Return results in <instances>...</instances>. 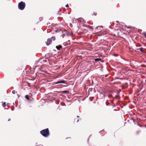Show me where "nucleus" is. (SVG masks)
<instances>
[{
	"label": "nucleus",
	"instance_id": "nucleus-1",
	"mask_svg": "<svg viewBox=\"0 0 146 146\" xmlns=\"http://www.w3.org/2000/svg\"><path fill=\"white\" fill-rule=\"evenodd\" d=\"M40 133L44 137H48L49 135V132L48 128L42 130L40 131Z\"/></svg>",
	"mask_w": 146,
	"mask_h": 146
},
{
	"label": "nucleus",
	"instance_id": "nucleus-2",
	"mask_svg": "<svg viewBox=\"0 0 146 146\" xmlns=\"http://www.w3.org/2000/svg\"><path fill=\"white\" fill-rule=\"evenodd\" d=\"M25 7V2L21 1L19 3L18 5L19 8L21 10H23Z\"/></svg>",
	"mask_w": 146,
	"mask_h": 146
},
{
	"label": "nucleus",
	"instance_id": "nucleus-3",
	"mask_svg": "<svg viewBox=\"0 0 146 146\" xmlns=\"http://www.w3.org/2000/svg\"><path fill=\"white\" fill-rule=\"evenodd\" d=\"M52 42V40H51V39L50 38H48L47 40V41L45 42L46 44L48 46Z\"/></svg>",
	"mask_w": 146,
	"mask_h": 146
},
{
	"label": "nucleus",
	"instance_id": "nucleus-4",
	"mask_svg": "<svg viewBox=\"0 0 146 146\" xmlns=\"http://www.w3.org/2000/svg\"><path fill=\"white\" fill-rule=\"evenodd\" d=\"M66 81L64 80H60L56 82V84H58L60 83H65Z\"/></svg>",
	"mask_w": 146,
	"mask_h": 146
},
{
	"label": "nucleus",
	"instance_id": "nucleus-5",
	"mask_svg": "<svg viewBox=\"0 0 146 146\" xmlns=\"http://www.w3.org/2000/svg\"><path fill=\"white\" fill-rule=\"evenodd\" d=\"M62 46L60 45H58V46H56V48L58 50H59L60 48H62Z\"/></svg>",
	"mask_w": 146,
	"mask_h": 146
},
{
	"label": "nucleus",
	"instance_id": "nucleus-6",
	"mask_svg": "<svg viewBox=\"0 0 146 146\" xmlns=\"http://www.w3.org/2000/svg\"><path fill=\"white\" fill-rule=\"evenodd\" d=\"M94 60L96 62H98L101 60V59L100 58H96L94 59Z\"/></svg>",
	"mask_w": 146,
	"mask_h": 146
},
{
	"label": "nucleus",
	"instance_id": "nucleus-7",
	"mask_svg": "<svg viewBox=\"0 0 146 146\" xmlns=\"http://www.w3.org/2000/svg\"><path fill=\"white\" fill-rule=\"evenodd\" d=\"M97 15V13L96 11H94L92 14V15L96 16Z\"/></svg>",
	"mask_w": 146,
	"mask_h": 146
},
{
	"label": "nucleus",
	"instance_id": "nucleus-8",
	"mask_svg": "<svg viewBox=\"0 0 146 146\" xmlns=\"http://www.w3.org/2000/svg\"><path fill=\"white\" fill-rule=\"evenodd\" d=\"M137 50H139L142 52H144V49L143 48H141L139 49H138Z\"/></svg>",
	"mask_w": 146,
	"mask_h": 146
},
{
	"label": "nucleus",
	"instance_id": "nucleus-9",
	"mask_svg": "<svg viewBox=\"0 0 146 146\" xmlns=\"http://www.w3.org/2000/svg\"><path fill=\"white\" fill-rule=\"evenodd\" d=\"M50 39H51V40L54 41L55 40V37L54 36H52Z\"/></svg>",
	"mask_w": 146,
	"mask_h": 146
},
{
	"label": "nucleus",
	"instance_id": "nucleus-10",
	"mask_svg": "<svg viewBox=\"0 0 146 146\" xmlns=\"http://www.w3.org/2000/svg\"><path fill=\"white\" fill-rule=\"evenodd\" d=\"M25 98L27 99L28 100H29V98L28 96V95H26L25 96Z\"/></svg>",
	"mask_w": 146,
	"mask_h": 146
},
{
	"label": "nucleus",
	"instance_id": "nucleus-11",
	"mask_svg": "<svg viewBox=\"0 0 146 146\" xmlns=\"http://www.w3.org/2000/svg\"><path fill=\"white\" fill-rule=\"evenodd\" d=\"M62 93H69V92L67 91H64L62 92Z\"/></svg>",
	"mask_w": 146,
	"mask_h": 146
},
{
	"label": "nucleus",
	"instance_id": "nucleus-12",
	"mask_svg": "<svg viewBox=\"0 0 146 146\" xmlns=\"http://www.w3.org/2000/svg\"><path fill=\"white\" fill-rule=\"evenodd\" d=\"M3 106V107H5L6 106V103L5 102H4L3 104H2Z\"/></svg>",
	"mask_w": 146,
	"mask_h": 146
},
{
	"label": "nucleus",
	"instance_id": "nucleus-13",
	"mask_svg": "<svg viewBox=\"0 0 146 146\" xmlns=\"http://www.w3.org/2000/svg\"><path fill=\"white\" fill-rule=\"evenodd\" d=\"M12 92L13 94H15L16 93H17V92H16L15 90H13Z\"/></svg>",
	"mask_w": 146,
	"mask_h": 146
},
{
	"label": "nucleus",
	"instance_id": "nucleus-14",
	"mask_svg": "<svg viewBox=\"0 0 146 146\" xmlns=\"http://www.w3.org/2000/svg\"><path fill=\"white\" fill-rule=\"evenodd\" d=\"M100 27L102 28L103 27V26H98V27H96V28L97 29H98L99 28H100Z\"/></svg>",
	"mask_w": 146,
	"mask_h": 146
},
{
	"label": "nucleus",
	"instance_id": "nucleus-15",
	"mask_svg": "<svg viewBox=\"0 0 146 146\" xmlns=\"http://www.w3.org/2000/svg\"><path fill=\"white\" fill-rule=\"evenodd\" d=\"M108 97H112V95L111 94H110L108 95Z\"/></svg>",
	"mask_w": 146,
	"mask_h": 146
},
{
	"label": "nucleus",
	"instance_id": "nucleus-16",
	"mask_svg": "<svg viewBox=\"0 0 146 146\" xmlns=\"http://www.w3.org/2000/svg\"><path fill=\"white\" fill-rule=\"evenodd\" d=\"M143 35L146 38V32L144 33Z\"/></svg>",
	"mask_w": 146,
	"mask_h": 146
},
{
	"label": "nucleus",
	"instance_id": "nucleus-17",
	"mask_svg": "<svg viewBox=\"0 0 146 146\" xmlns=\"http://www.w3.org/2000/svg\"><path fill=\"white\" fill-rule=\"evenodd\" d=\"M119 97L117 96H115L114 98H119Z\"/></svg>",
	"mask_w": 146,
	"mask_h": 146
},
{
	"label": "nucleus",
	"instance_id": "nucleus-18",
	"mask_svg": "<svg viewBox=\"0 0 146 146\" xmlns=\"http://www.w3.org/2000/svg\"><path fill=\"white\" fill-rule=\"evenodd\" d=\"M115 79H123V78H119L117 77H115Z\"/></svg>",
	"mask_w": 146,
	"mask_h": 146
},
{
	"label": "nucleus",
	"instance_id": "nucleus-19",
	"mask_svg": "<svg viewBox=\"0 0 146 146\" xmlns=\"http://www.w3.org/2000/svg\"><path fill=\"white\" fill-rule=\"evenodd\" d=\"M89 27L90 29H93L92 27L91 26H89Z\"/></svg>",
	"mask_w": 146,
	"mask_h": 146
},
{
	"label": "nucleus",
	"instance_id": "nucleus-20",
	"mask_svg": "<svg viewBox=\"0 0 146 146\" xmlns=\"http://www.w3.org/2000/svg\"><path fill=\"white\" fill-rule=\"evenodd\" d=\"M66 7H69V6L68 4H67L66 5Z\"/></svg>",
	"mask_w": 146,
	"mask_h": 146
},
{
	"label": "nucleus",
	"instance_id": "nucleus-21",
	"mask_svg": "<svg viewBox=\"0 0 146 146\" xmlns=\"http://www.w3.org/2000/svg\"><path fill=\"white\" fill-rule=\"evenodd\" d=\"M29 79L30 80H35V78H33V79Z\"/></svg>",
	"mask_w": 146,
	"mask_h": 146
},
{
	"label": "nucleus",
	"instance_id": "nucleus-22",
	"mask_svg": "<svg viewBox=\"0 0 146 146\" xmlns=\"http://www.w3.org/2000/svg\"><path fill=\"white\" fill-rule=\"evenodd\" d=\"M140 131H137V134H139L140 133Z\"/></svg>",
	"mask_w": 146,
	"mask_h": 146
},
{
	"label": "nucleus",
	"instance_id": "nucleus-23",
	"mask_svg": "<svg viewBox=\"0 0 146 146\" xmlns=\"http://www.w3.org/2000/svg\"><path fill=\"white\" fill-rule=\"evenodd\" d=\"M127 27V28H129V29H131V27Z\"/></svg>",
	"mask_w": 146,
	"mask_h": 146
},
{
	"label": "nucleus",
	"instance_id": "nucleus-24",
	"mask_svg": "<svg viewBox=\"0 0 146 146\" xmlns=\"http://www.w3.org/2000/svg\"><path fill=\"white\" fill-rule=\"evenodd\" d=\"M11 120V119L10 118H9L8 119V121H10Z\"/></svg>",
	"mask_w": 146,
	"mask_h": 146
},
{
	"label": "nucleus",
	"instance_id": "nucleus-25",
	"mask_svg": "<svg viewBox=\"0 0 146 146\" xmlns=\"http://www.w3.org/2000/svg\"><path fill=\"white\" fill-rule=\"evenodd\" d=\"M79 121V119H78L77 121V122H78Z\"/></svg>",
	"mask_w": 146,
	"mask_h": 146
},
{
	"label": "nucleus",
	"instance_id": "nucleus-26",
	"mask_svg": "<svg viewBox=\"0 0 146 146\" xmlns=\"http://www.w3.org/2000/svg\"><path fill=\"white\" fill-rule=\"evenodd\" d=\"M77 117H79V116H78V115H77Z\"/></svg>",
	"mask_w": 146,
	"mask_h": 146
},
{
	"label": "nucleus",
	"instance_id": "nucleus-27",
	"mask_svg": "<svg viewBox=\"0 0 146 146\" xmlns=\"http://www.w3.org/2000/svg\"><path fill=\"white\" fill-rule=\"evenodd\" d=\"M64 35H62V37H63H63H64Z\"/></svg>",
	"mask_w": 146,
	"mask_h": 146
}]
</instances>
